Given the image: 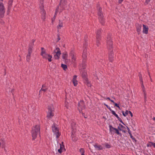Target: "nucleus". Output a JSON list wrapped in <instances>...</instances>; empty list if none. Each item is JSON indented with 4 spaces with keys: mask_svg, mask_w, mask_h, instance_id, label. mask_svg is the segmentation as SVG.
Returning a JSON list of instances; mask_svg holds the SVG:
<instances>
[{
    "mask_svg": "<svg viewBox=\"0 0 155 155\" xmlns=\"http://www.w3.org/2000/svg\"><path fill=\"white\" fill-rule=\"evenodd\" d=\"M52 128L53 132L56 135L57 138L59 137L61 134L59 132L58 128L56 127V125L54 124L52 126Z\"/></svg>",
    "mask_w": 155,
    "mask_h": 155,
    "instance_id": "obj_8",
    "label": "nucleus"
},
{
    "mask_svg": "<svg viewBox=\"0 0 155 155\" xmlns=\"http://www.w3.org/2000/svg\"><path fill=\"white\" fill-rule=\"evenodd\" d=\"M142 90L143 92L145 101H146L147 99V95L145 88L144 87L143 83H141Z\"/></svg>",
    "mask_w": 155,
    "mask_h": 155,
    "instance_id": "obj_17",
    "label": "nucleus"
},
{
    "mask_svg": "<svg viewBox=\"0 0 155 155\" xmlns=\"http://www.w3.org/2000/svg\"><path fill=\"white\" fill-rule=\"evenodd\" d=\"M59 9V7H58L57 8H56V11H55V15H54V18H55V16L56 15H57V14L58 13V9Z\"/></svg>",
    "mask_w": 155,
    "mask_h": 155,
    "instance_id": "obj_40",
    "label": "nucleus"
},
{
    "mask_svg": "<svg viewBox=\"0 0 155 155\" xmlns=\"http://www.w3.org/2000/svg\"><path fill=\"white\" fill-rule=\"evenodd\" d=\"M110 111H111V112H112V114H113L114 115L116 114L115 111H114V110H112V109H111V110H110Z\"/></svg>",
    "mask_w": 155,
    "mask_h": 155,
    "instance_id": "obj_55",
    "label": "nucleus"
},
{
    "mask_svg": "<svg viewBox=\"0 0 155 155\" xmlns=\"http://www.w3.org/2000/svg\"><path fill=\"white\" fill-rule=\"evenodd\" d=\"M150 0H146L145 2V3H146V5L148 4Z\"/></svg>",
    "mask_w": 155,
    "mask_h": 155,
    "instance_id": "obj_52",
    "label": "nucleus"
},
{
    "mask_svg": "<svg viewBox=\"0 0 155 155\" xmlns=\"http://www.w3.org/2000/svg\"><path fill=\"white\" fill-rule=\"evenodd\" d=\"M13 2V0H9L8 3V10L9 11L11 9L12 6V4Z\"/></svg>",
    "mask_w": 155,
    "mask_h": 155,
    "instance_id": "obj_25",
    "label": "nucleus"
},
{
    "mask_svg": "<svg viewBox=\"0 0 155 155\" xmlns=\"http://www.w3.org/2000/svg\"><path fill=\"white\" fill-rule=\"evenodd\" d=\"M87 51L86 50H84L83 54L82 57L84 59H86L87 58Z\"/></svg>",
    "mask_w": 155,
    "mask_h": 155,
    "instance_id": "obj_28",
    "label": "nucleus"
},
{
    "mask_svg": "<svg viewBox=\"0 0 155 155\" xmlns=\"http://www.w3.org/2000/svg\"><path fill=\"white\" fill-rule=\"evenodd\" d=\"M5 12L4 4L2 2H0V17L2 18L4 17Z\"/></svg>",
    "mask_w": 155,
    "mask_h": 155,
    "instance_id": "obj_6",
    "label": "nucleus"
},
{
    "mask_svg": "<svg viewBox=\"0 0 155 155\" xmlns=\"http://www.w3.org/2000/svg\"><path fill=\"white\" fill-rule=\"evenodd\" d=\"M117 118H118L119 117H118V115L117 114H115L114 115Z\"/></svg>",
    "mask_w": 155,
    "mask_h": 155,
    "instance_id": "obj_62",
    "label": "nucleus"
},
{
    "mask_svg": "<svg viewBox=\"0 0 155 155\" xmlns=\"http://www.w3.org/2000/svg\"><path fill=\"white\" fill-rule=\"evenodd\" d=\"M114 54L112 50H109V59L110 61L112 62L114 60Z\"/></svg>",
    "mask_w": 155,
    "mask_h": 155,
    "instance_id": "obj_11",
    "label": "nucleus"
},
{
    "mask_svg": "<svg viewBox=\"0 0 155 155\" xmlns=\"http://www.w3.org/2000/svg\"><path fill=\"white\" fill-rule=\"evenodd\" d=\"M115 130V133H117V134L118 135H121V134L119 133L118 130L117 129H116Z\"/></svg>",
    "mask_w": 155,
    "mask_h": 155,
    "instance_id": "obj_43",
    "label": "nucleus"
},
{
    "mask_svg": "<svg viewBox=\"0 0 155 155\" xmlns=\"http://www.w3.org/2000/svg\"><path fill=\"white\" fill-rule=\"evenodd\" d=\"M78 109L80 113H81L82 110H84L85 108V106L84 101H81L78 103Z\"/></svg>",
    "mask_w": 155,
    "mask_h": 155,
    "instance_id": "obj_10",
    "label": "nucleus"
},
{
    "mask_svg": "<svg viewBox=\"0 0 155 155\" xmlns=\"http://www.w3.org/2000/svg\"><path fill=\"white\" fill-rule=\"evenodd\" d=\"M60 36L59 35H58V41H59L60 40Z\"/></svg>",
    "mask_w": 155,
    "mask_h": 155,
    "instance_id": "obj_58",
    "label": "nucleus"
},
{
    "mask_svg": "<svg viewBox=\"0 0 155 155\" xmlns=\"http://www.w3.org/2000/svg\"><path fill=\"white\" fill-rule=\"evenodd\" d=\"M94 147H95L97 148L99 150H101L102 149V146L100 145H94Z\"/></svg>",
    "mask_w": 155,
    "mask_h": 155,
    "instance_id": "obj_33",
    "label": "nucleus"
},
{
    "mask_svg": "<svg viewBox=\"0 0 155 155\" xmlns=\"http://www.w3.org/2000/svg\"><path fill=\"white\" fill-rule=\"evenodd\" d=\"M119 125L120 126V127L121 128V130H124L126 129V128L125 127L121 124H119Z\"/></svg>",
    "mask_w": 155,
    "mask_h": 155,
    "instance_id": "obj_41",
    "label": "nucleus"
},
{
    "mask_svg": "<svg viewBox=\"0 0 155 155\" xmlns=\"http://www.w3.org/2000/svg\"><path fill=\"white\" fill-rule=\"evenodd\" d=\"M104 104L106 106L107 108H108L110 110H111V108L109 106H108L107 104Z\"/></svg>",
    "mask_w": 155,
    "mask_h": 155,
    "instance_id": "obj_45",
    "label": "nucleus"
},
{
    "mask_svg": "<svg viewBox=\"0 0 155 155\" xmlns=\"http://www.w3.org/2000/svg\"><path fill=\"white\" fill-rule=\"evenodd\" d=\"M40 54L43 59L48 60L50 62L52 61V56L49 54L47 53L46 50L43 47H42L41 48Z\"/></svg>",
    "mask_w": 155,
    "mask_h": 155,
    "instance_id": "obj_1",
    "label": "nucleus"
},
{
    "mask_svg": "<svg viewBox=\"0 0 155 155\" xmlns=\"http://www.w3.org/2000/svg\"><path fill=\"white\" fill-rule=\"evenodd\" d=\"M62 57L66 62L68 60V54L67 51H64L62 53Z\"/></svg>",
    "mask_w": 155,
    "mask_h": 155,
    "instance_id": "obj_20",
    "label": "nucleus"
},
{
    "mask_svg": "<svg viewBox=\"0 0 155 155\" xmlns=\"http://www.w3.org/2000/svg\"><path fill=\"white\" fill-rule=\"evenodd\" d=\"M121 112L123 115L125 117L128 114V113H129V111H128L127 110H126L125 111V112H124L123 110Z\"/></svg>",
    "mask_w": 155,
    "mask_h": 155,
    "instance_id": "obj_32",
    "label": "nucleus"
},
{
    "mask_svg": "<svg viewBox=\"0 0 155 155\" xmlns=\"http://www.w3.org/2000/svg\"><path fill=\"white\" fill-rule=\"evenodd\" d=\"M151 143H153V142H150L149 143L147 144V146L148 147H151L153 146V144H151Z\"/></svg>",
    "mask_w": 155,
    "mask_h": 155,
    "instance_id": "obj_42",
    "label": "nucleus"
},
{
    "mask_svg": "<svg viewBox=\"0 0 155 155\" xmlns=\"http://www.w3.org/2000/svg\"><path fill=\"white\" fill-rule=\"evenodd\" d=\"M150 0H146L145 2V3H146V5L148 4Z\"/></svg>",
    "mask_w": 155,
    "mask_h": 155,
    "instance_id": "obj_53",
    "label": "nucleus"
},
{
    "mask_svg": "<svg viewBox=\"0 0 155 155\" xmlns=\"http://www.w3.org/2000/svg\"><path fill=\"white\" fill-rule=\"evenodd\" d=\"M143 33L147 34L148 33V26H147L146 25H143Z\"/></svg>",
    "mask_w": 155,
    "mask_h": 155,
    "instance_id": "obj_21",
    "label": "nucleus"
},
{
    "mask_svg": "<svg viewBox=\"0 0 155 155\" xmlns=\"http://www.w3.org/2000/svg\"><path fill=\"white\" fill-rule=\"evenodd\" d=\"M109 129H110V132L113 131L114 130H115V129H116L115 128H114L111 125H109Z\"/></svg>",
    "mask_w": 155,
    "mask_h": 155,
    "instance_id": "obj_34",
    "label": "nucleus"
},
{
    "mask_svg": "<svg viewBox=\"0 0 155 155\" xmlns=\"http://www.w3.org/2000/svg\"><path fill=\"white\" fill-rule=\"evenodd\" d=\"M126 127L127 128V129L128 130V131L129 134H131V132L130 131L129 128L127 126Z\"/></svg>",
    "mask_w": 155,
    "mask_h": 155,
    "instance_id": "obj_47",
    "label": "nucleus"
},
{
    "mask_svg": "<svg viewBox=\"0 0 155 155\" xmlns=\"http://www.w3.org/2000/svg\"><path fill=\"white\" fill-rule=\"evenodd\" d=\"M65 106L67 109H70L71 107V104L68 103L67 100H65Z\"/></svg>",
    "mask_w": 155,
    "mask_h": 155,
    "instance_id": "obj_24",
    "label": "nucleus"
},
{
    "mask_svg": "<svg viewBox=\"0 0 155 155\" xmlns=\"http://www.w3.org/2000/svg\"><path fill=\"white\" fill-rule=\"evenodd\" d=\"M64 23L63 21L61 20H59L58 23L57 28L58 30L61 29L62 28L64 27Z\"/></svg>",
    "mask_w": 155,
    "mask_h": 155,
    "instance_id": "obj_15",
    "label": "nucleus"
},
{
    "mask_svg": "<svg viewBox=\"0 0 155 155\" xmlns=\"http://www.w3.org/2000/svg\"><path fill=\"white\" fill-rule=\"evenodd\" d=\"M77 76L76 75H74L73 76V78L72 80V82L74 85V86H76L78 84V81L77 80Z\"/></svg>",
    "mask_w": 155,
    "mask_h": 155,
    "instance_id": "obj_19",
    "label": "nucleus"
},
{
    "mask_svg": "<svg viewBox=\"0 0 155 155\" xmlns=\"http://www.w3.org/2000/svg\"><path fill=\"white\" fill-rule=\"evenodd\" d=\"M102 31V29L101 28H99L97 29L96 31V38H101V34Z\"/></svg>",
    "mask_w": 155,
    "mask_h": 155,
    "instance_id": "obj_16",
    "label": "nucleus"
},
{
    "mask_svg": "<svg viewBox=\"0 0 155 155\" xmlns=\"http://www.w3.org/2000/svg\"><path fill=\"white\" fill-rule=\"evenodd\" d=\"M124 0H119L118 1V3H119V4H120L122 3V2H123V1Z\"/></svg>",
    "mask_w": 155,
    "mask_h": 155,
    "instance_id": "obj_60",
    "label": "nucleus"
},
{
    "mask_svg": "<svg viewBox=\"0 0 155 155\" xmlns=\"http://www.w3.org/2000/svg\"><path fill=\"white\" fill-rule=\"evenodd\" d=\"M118 120L120 121V122H121V123H122L123 124H124V125H125L124 124V123L123 122L122 120L119 117L117 118Z\"/></svg>",
    "mask_w": 155,
    "mask_h": 155,
    "instance_id": "obj_50",
    "label": "nucleus"
},
{
    "mask_svg": "<svg viewBox=\"0 0 155 155\" xmlns=\"http://www.w3.org/2000/svg\"><path fill=\"white\" fill-rule=\"evenodd\" d=\"M150 0H146L145 2V3H146V5L148 4Z\"/></svg>",
    "mask_w": 155,
    "mask_h": 155,
    "instance_id": "obj_54",
    "label": "nucleus"
},
{
    "mask_svg": "<svg viewBox=\"0 0 155 155\" xmlns=\"http://www.w3.org/2000/svg\"><path fill=\"white\" fill-rule=\"evenodd\" d=\"M130 136V137L132 138L133 140H135V138L132 135L131 133L129 134Z\"/></svg>",
    "mask_w": 155,
    "mask_h": 155,
    "instance_id": "obj_49",
    "label": "nucleus"
},
{
    "mask_svg": "<svg viewBox=\"0 0 155 155\" xmlns=\"http://www.w3.org/2000/svg\"><path fill=\"white\" fill-rule=\"evenodd\" d=\"M82 68L83 69L86 68V62L85 61H83L82 64Z\"/></svg>",
    "mask_w": 155,
    "mask_h": 155,
    "instance_id": "obj_30",
    "label": "nucleus"
},
{
    "mask_svg": "<svg viewBox=\"0 0 155 155\" xmlns=\"http://www.w3.org/2000/svg\"><path fill=\"white\" fill-rule=\"evenodd\" d=\"M97 10L98 11L97 15L98 18L100 22L102 25H104L105 21L103 13L102 12V8L100 6H98L97 7Z\"/></svg>",
    "mask_w": 155,
    "mask_h": 155,
    "instance_id": "obj_4",
    "label": "nucleus"
},
{
    "mask_svg": "<svg viewBox=\"0 0 155 155\" xmlns=\"http://www.w3.org/2000/svg\"><path fill=\"white\" fill-rule=\"evenodd\" d=\"M54 52L56 53V54L54 55L55 59H58L61 54L60 48L58 47L56 48L55 49L54 51Z\"/></svg>",
    "mask_w": 155,
    "mask_h": 155,
    "instance_id": "obj_9",
    "label": "nucleus"
},
{
    "mask_svg": "<svg viewBox=\"0 0 155 155\" xmlns=\"http://www.w3.org/2000/svg\"><path fill=\"white\" fill-rule=\"evenodd\" d=\"M96 44L97 47H99L101 45L100 41L101 40V38H96Z\"/></svg>",
    "mask_w": 155,
    "mask_h": 155,
    "instance_id": "obj_27",
    "label": "nucleus"
},
{
    "mask_svg": "<svg viewBox=\"0 0 155 155\" xmlns=\"http://www.w3.org/2000/svg\"><path fill=\"white\" fill-rule=\"evenodd\" d=\"M67 14V13L65 12H64L61 15L59 20H61L63 21L65 20L66 18Z\"/></svg>",
    "mask_w": 155,
    "mask_h": 155,
    "instance_id": "obj_22",
    "label": "nucleus"
},
{
    "mask_svg": "<svg viewBox=\"0 0 155 155\" xmlns=\"http://www.w3.org/2000/svg\"><path fill=\"white\" fill-rule=\"evenodd\" d=\"M39 8L40 9V13L41 15V19L43 21H45L46 18V12L44 9V6L43 2L40 5Z\"/></svg>",
    "mask_w": 155,
    "mask_h": 155,
    "instance_id": "obj_5",
    "label": "nucleus"
},
{
    "mask_svg": "<svg viewBox=\"0 0 155 155\" xmlns=\"http://www.w3.org/2000/svg\"><path fill=\"white\" fill-rule=\"evenodd\" d=\"M151 144H153V146L155 148V143H151Z\"/></svg>",
    "mask_w": 155,
    "mask_h": 155,
    "instance_id": "obj_63",
    "label": "nucleus"
},
{
    "mask_svg": "<svg viewBox=\"0 0 155 155\" xmlns=\"http://www.w3.org/2000/svg\"><path fill=\"white\" fill-rule=\"evenodd\" d=\"M129 113L130 114L131 117H133V114L132 113V112L130 111H129Z\"/></svg>",
    "mask_w": 155,
    "mask_h": 155,
    "instance_id": "obj_56",
    "label": "nucleus"
},
{
    "mask_svg": "<svg viewBox=\"0 0 155 155\" xmlns=\"http://www.w3.org/2000/svg\"><path fill=\"white\" fill-rule=\"evenodd\" d=\"M150 0H146L145 2V3H146V5L148 4Z\"/></svg>",
    "mask_w": 155,
    "mask_h": 155,
    "instance_id": "obj_51",
    "label": "nucleus"
},
{
    "mask_svg": "<svg viewBox=\"0 0 155 155\" xmlns=\"http://www.w3.org/2000/svg\"><path fill=\"white\" fill-rule=\"evenodd\" d=\"M136 28L137 29V32L138 34L140 35V33L141 31V29L142 27V25L141 24H136Z\"/></svg>",
    "mask_w": 155,
    "mask_h": 155,
    "instance_id": "obj_18",
    "label": "nucleus"
},
{
    "mask_svg": "<svg viewBox=\"0 0 155 155\" xmlns=\"http://www.w3.org/2000/svg\"><path fill=\"white\" fill-rule=\"evenodd\" d=\"M105 99L106 100H108L110 101V100H111L109 97H107L106 98H105Z\"/></svg>",
    "mask_w": 155,
    "mask_h": 155,
    "instance_id": "obj_64",
    "label": "nucleus"
},
{
    "mask_svg": "<svg viewBox=\"0 0 155 155\" xmlns=\"http://www.w3.org/2000/svg\"><path fill=\"white\" fill-rule=\"evenodd\" d=\"M105 147L106 148H109L110 147V146L108 144H106L105 145Z\"/></svg>",
    "mask_w": 155,
    "mask_h": 155,
    "instance_id": "obj_46",
    "label": "nucleus"
},
{
    "mask_svg": "<svg viewBox=\"0 0 155 155\" xmlns=\"http://www.w3.org/2000/svg\"><path fill=\"white\" fill-rule=\"evenodd\" d=\"M69 0H61L60 4V11L61 12L65 10H68L69 7Z\"/></svg>",
    "mask_w": 155,
    "mask_h": 155,
    "instance_id": "obj_2",
    "label": "nucleus"
},
{
    "mask_svg": "<svg viewBox=\"0 0 155 155\" xmlns=\"http://www.w3.org/2000/svg\"><path fill=\"white\" fill-rule=\"evenodd\" d=\"M40 126L39 125H36L32 128L31 133L33 140H35L38 134L40 133Z\"/></svg>",
    "mask_w": 155,
    "mask_h": 155,
    "instance_id": "obj_3",
    "label": "nucleus"
},
{
    "mask_svg": "<svg viewBox=\"0 0 155 155\" xmlns=\"http://www.w3.org/2000/svg\"><path fill=\"white\" fill-rule=\"evenodd\" d=\"M32 52L28 51V54L26 55V61L28 62H29L31 57V55Z\"/></svg>",
    "mask_w": 155,
    "mask_h": 155,
    "instance_id": "obj_23",
    "label": "nucleus"
},
{
    "mask_svg": "<svg viewBox=\"0 0 155 155\" xmlns=\"http://www.w3.org/2000/svg\"><path fill=\"white\" fill-rule=\"evenodd\" d=\"M114 104L115 106L117 107L119 109H120V107L117 103H115Z\"/></svg>",
    "mask_w": 155,
    "mask_h": 155,
    "instance_id": "obj_48",
    "label": "nucleus"
},
{
    "mask_svg": "<svg viewBox=\"0 0 155 155\" xmlns=\"http://www.w3.org/2000/svg\"><path fill=\"white\" fill-rule=\"evenodd\" d=\"M70 56H71L72 62L74 63L76 61V57L75 55V53L73 51H71L69 54Z\"/></svg>",
    "mask_w": 155,
    "mask_h": 155,
    "instance_id": "obj_14",
    "label": "nucleus"
},
{
    "mask_svg": "<svg viewBox=\"0 0 155 155\" xmlns=\"http://www.w3.org/2000/svg\"><path fill=\"white\" fill-rule=\"evenodd\" d=\"M87 74L86 73H83L82 74V77L84 81L85 80V78H87Z\"/></svg>",
    "mask_w": 155,
    "mask_h": 155,
    "instance_id": "obj_38",
    "label": "nucleus"
},
{
    "mask_svg": "<svg viewBox=\"0 0 155 155\" xmlns=\"http://www.w3.org/2000/svg\"><path fill=\"white\" fill-rule=\"evenodd\" d=\"M1 145L2 146V148H3L5 147V141L2 140H1Z\"/></svg>",
    "mask_w": 155,
    "mask_h": 155,
    "instance_id": "obj_37",
    "label": "nucleus"
},
{
    "mask_svg": "<svg viewBox=\"0 0 155 155\" xmlns=\"http://www.w3.org/2000/svg\"><path fill=\"white\" fill-rule=\"evenodd\" d=\"M35 40L32 39L29 45L28 51L32 52L33 48L34 45Z\"/></svg>",
    "mask_w": 155,
    "mask_h": 155,
    "instance_id": "obj_12",
    "label": "nucleus"
},
{
    "mask_svg": "<svg viewBox=\"0 0 155 155\" xmlns=\"http://www.w3.org/2000/svg\"><path fill=\"white\" fill-rule=\"evenodd\" d=\"M80 152L81 153H84L85 152L84 150V148H81L80 150Z\"/></svg>",
    "mask_w": 155,
    "mask_h": 155,
    "instance_id": "obj_39",
    "label": "nucleus"
},
{
    "mask_svg": "<svg viewBox=\"0 0 155 155\" xmlns=\"http://www.w3.org/2000/svg\"><path fill=\"white\" fill-rule=\"evenodd\" d=\"M140 81L141 83H143V79L142 78V79H140Z\"/></svg>",
    "mask_w": 155,
    "mask_h": 155,
    "instance_id": "obj_61",
    "label": "nucleus"
},
{
    "mask_svg": "<svg viewBox=\"0 0 155 155\" xmlns=\"http://www.w3.org/2000/svg\"><path fill=\"white\" fill-rule=\"evenodd\" d=\"M149 76L150 77V80L151 81V82H153V81H152V79L151 78V76L150 75V74H149Z\"/></svg>",
    "mask_w": 155,
    "mask_h": 155,
    "instance_id": "obj_59",
    "label": "nucleus"
},
{
    "mask_svg": "<svg viewBox=\"0 0 155 155\" xmlns=\"http://www.w3.org/2000/svg\"><path fill=\"white\" fill-rule=\"evenodd\" d=\"M71 136L72 140L74 141H76L77 140V139L74 137V135L73 133L72 134Z\"/></svg>",
    "mask_w": 155,
    "mask_h": 155,
    "instance_id": "obj_36",
    "label": "nucleus"
},
{
    "mask_svg": "<svg viewBox=\"0 0 155 155\" xmlns=\"http://www.w3.org/2000/svg\"><path fill=\"white\" fill-rule=\"evenodd\" d=\"M107 45L108 50H113V42L111 38L109 36L107 38Z\"/></svg>",
    "mask_w": 155,
    "mask_h": 155,
    "instance_id": "obj_7",
    "label": "nucleus"
},
{
    "mask_svg": "<svg viewBox=\"0 0 155 155\" xmlns=\"http://www.w3.org/2000/svg\"><path fill=\"white\" fill-rule=\"evenodd\" d=\"M61 67L64 71H66L67 68V66L66 64H61Z\"/></svg>",
    "mask_w": 155,
    "mask_h": 155,
    "instance_id": "obj_35",
    "label": "nucleus"
},
{
    "mask_svg": "<svg viewBox=\"0 0 155 155\" xmlns=\"http://www.w3.org/2000/svg\"><path fill=\"white\" fill-rule=\"evenodd\" d=\"M48 109L49 110L48 112H51H51H52L54 110L53 106L52 105L49 106L48 107Z\"/></svg>",
    "mask_w": 155,
    "mask_h": 155,
    "instance_id": "obj_31",
    "label": "nucleus"
},
{
    "mask_svg": "<svg viewBox=\"0 0 155 155\" xmlns=\"http://www.w3.org/2000/svg\"><path fill=\"white\" fill-rule=\"evenodd\" d=\"M60 146V148L58 150V152L60 153H61L63 151H64L66 150L64 148V146L63 144V142H62V144H59Z\"/></svg>",
    "mask_w": 155,
    "mask_h": 155,
    "instance_id": "obj_13",
    "label": "nucleus"
},
{
    "mask_svg": "<svg viewBox=\"0 0 155 155\" xmlns=\"http://www.w3.org/2000/svg\"><path fill=\"white\" fill-rule=\"evenodd\" d=\"M54 115L53 114L52 112H48L47 115V117L48 118H50Z\"/></svg>",
    "mask_w": 155,
    "mask_h": 155,
    "instance_id": "obj_29",
    "label": "nucleus"
},
{
    "mask_svg": "<svg viewBox=\"0 0 155 155\" xmlns=\"http://www.w3.org/2000/svg\"><path fill=\"white\" fill-rule=\"evenodd\" d=\"M84 81L88 87H91V82L88 80L87 78H85V80Z\"/></svg>",
    "mask_w": 155,
    "mask_h": 155,
    "instance_id": "obj_26",
    "label": "nucleus"
},
{
    "mask_svg": "<svg viewBox=\"0 0 155 155\" xmlns=\"http://www.w3.org/2000/svg\"><path fill=\"white\" fill-rule=\"evenodd\" d=\"M118 128L119 129H120V130H121L123 132H124V133H126V130H124H124H121V129L119 128V127H118Z\"/></svg>",
    "mask_w": 155,
    "mask_h": 155,
    "instance_id": "obj_57",
    "label": "nucleus"
},
{
    "mask_svg": "<svg viewBox=\"0 0 155 155\" xmlns=\"http://www.w3.org/2000/svg\"><path fill=\"white\" fill-rule=\"evenodd\" d=\"M48 90L47 88H41L40 90V91H42L44 92H46Z\"/></svg>",
    "mask_w": 155,
    "mask_h": 155,
    "instance_id": "obj_44",
    "label": "nucleus"
}]
</instances>
